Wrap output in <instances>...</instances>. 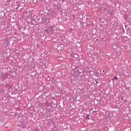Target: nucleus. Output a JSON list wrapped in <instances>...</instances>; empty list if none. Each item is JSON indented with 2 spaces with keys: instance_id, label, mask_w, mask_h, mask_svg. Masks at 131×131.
<instances>
[{
  "instance_id": "f257e3e1",
  "label": "nucleus",
  "mask_w": 131,
  "mask_h": 131,
  "mask_svg": "<svg viewBox=\"0 0 131 131\" xmlns=\"http://www.w3.org/2000/svg\"><path fill=\"white\" fill-rule=\"evenodd\" d=\"M55 25L49 26L47 28L48 29H46L45 31L48 34H50V33H54V31H55Z\"/></svg>"
},
{
  "instance_id": "f03ea898",
  "label": "nucleus",
  "mask_w": 131,
  "mask_h": 131,
  "mask_svg": "<svg viewBox=\"0 0 131 131\" xmlns=\"http://www.w3.org/2000/svg\"><path fill=\"white\" fill-rule=\"evenodd\" d=\"M106 11L107 12L108 15H109L110 16H114V15L115 14V11L114 9H107L106 10Z\"/></svg>"
},
{
  "instance_id": "7ed1b4c3",
  "label": "nucleus",
  "mask_w": 131,
  "mask_h": 131,
  "mask_svg": "<svg viewBox=\"0 0 131 131\" xmlns=\"http://www.w3.org/2000/svg\"><path fill=\"white\" fill-rule=\"evenodd\" d=\"M23 128H27V129H29V124L26 123H23Z\"/></svg>"
},
{
  "instance_id": "20e7f679",
  "label": "nucleus",
  "mask_w": 131,
  "mask_h": 131,
  "mask_svg": "<svg viewBox=\"0 0 131 131\" xmlns=\"http://www.w3.org/2000/svg\"><path fill=\"white\" fill-rule=\"evenodd\" d=\"M17 75V73H16V71H12L10 74L11 77L12 78H13V77H15Z\"/></svg>"
},
{
  "instance_id": "39448f33",
  "label": "nucleus",
  "mask_w": 131,
  "mask_h": 131,
  "mask_svg": "<svg viewBox=\"0 0 131 131\" xmlns=\"http://www.w3.org/2000/svg\"><path fill=\"white\" fill-rule=\"evenodd\" d=\"M75 68L73 69L72 70H75V69H77V71H79L80 70V66L78 64H76L74 66Z\"/></svg>"
},
{
  "instance_id": "423d86ee",
  "label": "nucleus",
  "mask_w": 131,
  "mask_h": 131,
  "mask_svg": "<svg viewBox=\"0 0 131 131\" xmlns=\"http://www.w3.org/2000/svg\"><path fill=\"white\" fill-rule=\"evenodd\" d=\"M44 104L45 107H51L52 106V104L49 103L48 100H47L45 102H44Z\"/></svg>"
},
{
  "instance_id": "0eeeda50",
  "label": "nucleus",
  "mask_w": 131,
  "mask_h": 131,
  "mask_svg": "<svg viewBox=\"0 0 131 131\" xmlns=\"http://www.w3.org/2000/svg\"><path fill=\"white\" fill-rule=\"evenodd\" d=\"M51 109H52V106H50V107H49V106L46 107V110H47V112H50V113L52 112V111H51Z\"/></svg>"
},
{
  "instance_id": "6e6552de",
  "label": "nucleus",
  "mask_w": 131,
  "mask_h": 131,
  "mask_svg": "<svg viewBox=\"0 0 131 131\" xmlns=\"http://www.w3.org/2000/svg\"><path fill=\"white\" fill-rule=\"evenodd\" d=\"M3 74V79L5 80L6 79V78H7V77H8V76H9V74H8V73H5V74Z\"/></svg>"
},
{
  "instance_id": "1a4fd4ad",
  "label": "nucleus",
  "mask_w": 131,
  "mask_h": 131,
  "mask_svg": "<svg viewBox=\"0 0 131 131\" xmlns=\"http://www.w3.org/2000/svg\"><path fill=\"white\" fill-rule=\"evenodd\" d=\"M36 18H37V16H36L35 15L31 16L30 17L31 21H34V20H35V19H36Z\"/></svg>"
},
{
  "instance_id": "9d476101",
  "label": "nucleus",
  "mask_w": 131,
  "mask_h": 131,
  "mask_svg": "<svg viewBox=\"0 0 131 131\" xmlns=\"http://www.w3.org/2000/svg\"><path fill=\"white\" fill-rule=\"evenodd\" d=\"M42 21L43 22V24H45V23H46L47 22V21H48V18L45 17V18L42 19Z\"/></svg>"
},
{
  "instance_id": "9b49d317",
  "label": "nucleus",
  "mask_w": 131,
  "mask_h": 131,
  "mask_svg": "<svg viewBox=\"0 0 131 131\" xmlns=\"http://www.w3.org/2000/svg\"><path fill=\"white\" fill-rule=\"evenodd\" d=\"M7 30H6V31H10V30H11V29H12V28H11V27H10V26H7Z\"/></svg>"
},
{
  "instance_id": "f8f14e48",
  "label": "nucleus",
  "mask_w": 131,
  "mask_h": 131,
  "mask_svg": "<svg viewBox=\"0 0 131 131\" xmlns=\"http://www.w3.org/2000/svg\"><path fill=\"white\" fill-rule=\"evenodd\" d=\"M6 88L11 90L12 89V86L10 84H8L6 85Z\"/></svg>"
},
{
  "instance_id": "ddd939ff",
  "label": "nucleus",
  "mask_w": 131,
  "mask_h": 131,
  "mask_svg": "<svg viewBox=\"0 0 131 131\" xmlns=\"http://www.w3.org/2000/svg\"><path fill=\"white\" fill-rule=\"evenodd\" d=\"M121 99L123 100V101L124 103H125V102H126V98H125V99H124V98H123V97H122V96L121 97Z\"/></svg>"
},
{
  "instance_id": "4468645a",
  "label": "nucleus",
  "mask_w": 131,
  "mask_h": 131,
  "mask_svg": "<svg viewBox=\"0 0 131 131\" xmlns=\"http://www.w3.org/2000/svg\"><path fill=\"white\" fill-rule=\"evenodd\" d=\"M127 18H128V16H127V15H124V19H125V20H127Z\"/></svg>"
},
{
  "instance_id": "2eb2a0df",
  "label": "nucleus",
  "mask_w": 131,
  "mask_h": 131,
  "mask_svg": "<svg viewBox=\"0 0 131 131\" xmlns=\"http://www.w3.org/2000/svg\"><path fill=\"white\" fill-rule=\"evenodd\" d=\"M101 9H102L103 11H106V10L107 9V8L102 7L101 8Z\"/></svg>"
},
{
  "instance_id": "dca6fc26",
  "label": "nucleus",
  "mask_w": 131,
  "mask_h": 131,
  "mask_svg": "<svg viewBox=\"0 0 131 131\" xmlns=\"http://www.w3.org/2000/svg\"><path fill=\"white\" fill-rule=\"evenodd\" d=\"M72 71H75V72H78L79 73H80V72L77 71V69H75V70H72Z\"/></svg>"
},
{
  "instance_id": "f3484780",
  "label": "nucleus",
  "mask_w": 131,
  "mask_h": 131,
  "mask_svg": "<svg viewBox=\"0 0 131 131\" xmlns=\"http://www.w3.org/2000/svg\"><path fill=\"white\" fill-rule=\"evenodd\" d=\"M13 38L14 40H18V38L15 37V36H13Z\"/></svg>"
},
{
  "instance_id": "a211bd4d",
  "label": "nucleus",
  "mask_w": 131,
  "mask_h": 131,
  "mask_svg": "<svg viewBox=\"0 0 131 131\" xmlns=\"http://www.w3.org/2000/svg\"><path fill=\"white\" fill-rule=\"evenodd\" d=\"M86 119H90V115H87L86 117Z\"/></svg>"
},
{
  "instance_id": "6ab92c4d",
  "label": "nucleus",
  "mask_w": 131,
  "mask_h": 131,
  "mask_svg": "<svg viewBox=\"0 0 131 131\" xmlns=\"http://www.w3.org/2000/svg\"><path fill=\"white\" fill-rule=\"evenodd\" d=\"M3 74H1L0 75V79H3Z\"/></svg>"
},
{
  "instance_id": "aec40b11",
  "label": "nucleus",
  "mask_w": 131,
  "mask_h": 131,
  "mask_svg": "<svg viewBox=\"0 0 131 131\" xmlns=\"http://www.w3.org/2000/svg\"><path fill=\"white\" fill-rule=\"evenodd\" d=\"M18 4H19V2L17 1L15 2V4H14V5H15V6H18Z\"/></svg>"
},
{
  "instance_id": "412c9836",
  "label": "nucleus",
  "mask_w": 131,
  "mask_h": 131,
  "mask_svg": "<svg viewBox=\"0 0 131 131\" xmlns=\"http://www.w3.org/2000/svg\"><path fill=\"white\" fill-rule=\"evenodd\" d=\"M114 79H116L117 80H118V78H117V76H115L114 77Z\"/></svg>"
},
{
  "instance_id": "4be33fe9",
  "label": "nucleus",
  "mask_w": 131,
  "mask_h": 131,
  "mask_svg": "<svg viewBox=\"0 0 131 131\" xmlns=\"http://www.w3.org/2000/svg\"><path fill=\"white\" fill-rule=\"evenodd\" d=\"M94 121H93V122L90 123L91 125H93V124H94Z\"/></svg>"
},
{
  "instance_id": "5701e85b",
  "label": "nucleus",
  "mask_w": 131,
  "mask_h": 131,
  "mask_svg": "<svg viewBox=\"0 0 131 131\" xmlns=\"http://www.w3.org/2000/svg\"><path fill=\"white\" fill-rule=\"evenodd\" d=\"M14 34H15V35H19V34L16 32H15Z\"/></svg>"
},
{
  "instance_id": "b1692460",
  "label": "nucleus",
  "mask_w": 131,
  "mask_h": 131,
  "mask_svg": "<svg viewBox=\"0 0 131 131\" xmlns=\"http://www.w3.org/2000/svg\"><path fill=\"white\" fill-rule=\"evenodd\" d=\"M95 82H96V84L99 83V82H98V81H97V80H95Z\"/></svg>"
},
{
  "instance_id": "393cba45",
  "label": "nucleus",
  "mask_w": 131,
  "mask_h": 131,
  "mask_svg": "<svg viewBox=\"0 0 131 131\" xmlns=\"http://www.w3.org/2000/svg\"><path fill=\"white\" fill-rule=\"evenodd\" d=\"M35 130H36V131H39V130H38V129H37V128H35Z\"/></svg>"
},
{
  "instance_id": "a878e982",
  "label": "nucleus",
  "mask_w": 131,
  "mask_h": 131,
  "mask_svg": "<svg viewBox=\"0 0 131 131\" xmlns=\"http://www.w3.org/2000/svg\"><path fill=\"white\" fill-rule=\"evenodd\" d=\"M73 18H75V15L73 14Z\"/></svg>"
},
{
  "instance_id": "bb28decb",
  "label": "nucleus",
  "mask_w": 131,
  "mask_h": 131,
  "mask_svg": "<svg viewBox=\"0 0 131 131\" xmlns=\"http://www.w3.org/2000/svg\"><path fill=\"white\" fill-rule=\"evenodd\" d=\"M27 25H29V21H27Z\"/></svg>"
},
{
  "instance_id": "cd10ccee",
  "label": "nucleus",
  "mask_w": 131,
  "mask_h": 131,
  "mask_svg": "<svg viewBox=\"0 0 131 131\" xmlns=\"http://www.w3.org/2000/svg\"><path fill=\"white\" fill-rule=\"evenodd\" d=\"M11 6H13V1H11Z\"/></svg>"
},
{
  "instance_id": "c85d7f7f",
  "label": "nucleus",
  "mask_w": 131,
  "mask_h": 131,
  "mask_svg": "<svg viewBox=\"0 0 131 131\" xmlns=\"http://www.w3.org/2000/svg\"><path fill=\"white\" fill-rule=\"evenodd\" d=\"M61 1H62V3L65 2V0H61Z\"/></svg>"
},
{
  "instance_id": "c756f323",
  "label": "nucleus",
  "mask_w": 131,
  "mask_h": 131,
  "mask_svg": "<svg viewBox=\"0 0 131 131\" xmlns=\"http://www.w3.org/2000/svg\"><path fill=\"white\" fill-rule=\"evenodd\" d=\"M43 65H44V66H46V63H43Z\"/></svg>"
},
{
  "instance_id": "7c9ffc66",
  "label": "nucleus",
  "mask_w": 131,
  "mask_h": 131,
  "mask_svg": "<svg viewBox=\"0 0 131 131\" xmlns=\"http://www.w3.org/2000/svg\"><path fill=\"white\" fill-rule=\"evenodd\" d=\"M86 73H90V72L89 71H87Z\"/></svg>"
},
{
  "instance_id": "2f4dec72",
  "label": "nucleus",
  "mask_w": 131,
  "mask_h": 131,
  "mask_svg": "<svg viewBox=\"0 0 131 131\" xmlns=\"http://www.w3.org/2000/svg\"><path fill=\"white\" fill-rule=\"evenodd\" d=\"M55 79V78H54V77L52 78V79Z\"/></svg>"
},
{
  "instance_id": "473e14b6",
  "label": "nucleus",
  "mask_w": 131,
  "mask_h": 131,
  "mask_svg": "<svg viewBox=\"0 0 131 131\" xmlns=\"http://www.w3.org/2000/svg\"><path fill=\"white\" fill-rule=\"evenodd\" d=\"M57 10H59V7H57Z\"/></svg>"
},
{
  "instance_id": "72a5a7b5",
  "label": "nucleus",
  "mask_w": 131,
  "mask_h": 131,
  "mask_svg": "<svg viewBox=\"0 0 131 131\" xmlns=\"http://www.w3.org/2000/svg\"><path fill=\"white\" fill-rule=\"evenodd\" d=\"M32 21H31V24H32Z\"/></svg>"
},
{
  "instance_id": "f704fd0d",
  "label": "nucleus",
  "mask_w": 131,
  "mask_h": 131,
  "mask_svg": "<svg viewBox=\"0 0 131 131\" xmlns=\"http://www.w3.org/2000/svg\"><path fill=\"white\" fill-rule=\"evenodd\" d=\"M23 15H24V13H23V14H22V16H23Z\"/></svg>"
},
{
  "instance_id": "c9c22d12",
  "label": "nucleus",
  "mask_w": 131,
  "mask_h": 131,
  "mask_svg": "<svg viewBox=\"0 0 131 131\" xmlns=\"http://www.w3.org/2000/svg\"><path fill=\"white\" fill-rule=\"evenodd\" d=\"M49 22H50V19H49V21H48V23H49Z\"/></svg>"
},
{
  "instance_id": "e433bc0d",
  "label": "nucleus",
  "mask_w": 131,
  "mask_h": 131,
  "mask_svg": "<svg viewBox=\"0 0 131 131\" xmlns=\"http://www.w3.org/2000/svg\"><path fill=\"white\" fill-rule=\"evenodd\" d=\"M105 71L104 70H103V72H104Z\"/></svg>"
},
{
  "instance_id": "4c0bfd02",
  "label": "nucleus",
  "mask_w": 131,
  "mask_h": 131,
  "mask_svg": "<svg viewBox=\"0 0 131 131\" xmlns=\"http://www.w3.org/2000/svg\"><path fill=\"white\" fill-rule=\"evenodd\" d=\"M61 41H63V39L61 40Z\"/></svg>"
},
{
  "instance_id": "58836bf2",
  "label": "nucleus",
  "mask_w": 131,
  "mask_h": 131,
  "mask_svg": "<svg viewBox=\"0 0 131 131\" xmlns=\"http://www.w3.org/2000/svg\"><path fill=\"white\" fill-rule=\"evenodd\" d=\"M71 83H72V81H71Z\"/></svg>"
},
{
  "instance_id": "ea45409f",
  "label": "nucleus",
  "mask_w": 131,
  "mask_h": 131,
  "mask_svg": "<svg viewBox=\"0 0 131 131\" xmlns=\"http://www.w3.org/2000/svg\"><path fill=\"white\" fill-rule=\"evenodd\" d=\"M100 129L98 130V131H100Z\"/></svg>"
}]
</instances>
